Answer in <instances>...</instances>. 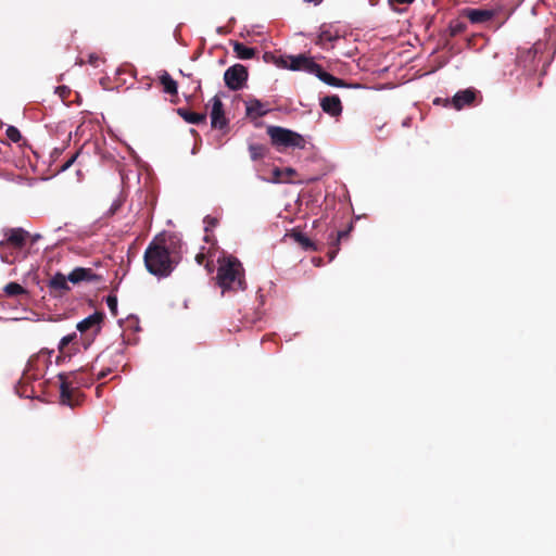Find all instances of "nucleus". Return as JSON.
Wrapping results in <instances>:
<instances>
[{
	"label": "nucleus",
	"mask_w": 556,
	"mask_h": 556,
	"mask_svg": "<svg viewBox=\"0 0 556 556\" xmlns=\"http://www.w3.org/2000/svg\"><path fill=\"white\" fill-rule=\"evenodd\" d=\"M180 240L173 233L154 237L143 255L147 270L159 278L168 277L180 261Z\"/></svg>",
	"instance_id": "obj_1"
},
{
	"label": "nucleus",
	"mask_w": 556,
	"mask_h": 556,
	"mask_svg": "<svg viewBox=\"0 0 556 556\" xmlns=\"http://www.w3.org/2000/svg\"><path fill=\"white\" fill-rule=\"evenodd\" d=\"M60 401L62 404L74 407L79 403L78 389L93 383L92 375L87 369L80 368L70 374H59Z\"/></svg>",
	"instance_id": "obj_2"
},
{
	"label": "nucleus",
	"mask_w": 556,
	"mask_h": 556,
	"mask_svg": "<svg viewBox=\"0 0 556 556\" xmlns=\"http://www.w3.org/2000/svg\"><path fill=\"white\" fill-rule=\"evenodd\" d=\"M216 280L223 292L244 290V269L240 261L235 256L225 257L219 263Z\"/></svg>",
	"instance_id": "obj_3"
},
{
	"label": "nucleus",
	"mask_w": 556,
	"mask_h": 556,
	"mask_svg": "<svg viewBox=\"0 0 556 556\" xmlns=\"http://www.w3.org/2000/svg\"><path fill=\"white\" fill-rule=\"evenodd\" d=\"M104 317L103 312H94L77 324L76 328L79 331V340L85 350L92 344L96 337L101 332Z\"/></svg>",
	"instance_id": "obj_4"
},
{
	"label": "nucleus",
	"mask_w": 556,
	"mask_h": 556,
	"mask_svg": "<svg viewBox=\"0 0 556 556\" xmlns=\"http://www.w3.org/2000/svg\"><path fill=\"white\" fill-rule=\"evenodd\" d=\"M267 134L274 146L292 147L303 149L305 147V139L298 132L280 126L267 127Z\"/></svg>",
	"instance_id": "obj_5"
},
{
	"label": "nucleus",
	"mask_w": 556,
	"mask_h": 556,
	"mask_svg": "<svg viewBox=\"0 0 556 556\" xmlns=\"http://www.w3.org/2000/svg\"><path fill=\"white\" fill-rule=\"evenodd\" d=\"M276 64L291 71H303L313 74L315 70H318V64L313 58L305 54L288 55L286 58L280 56L276 61Z\"/></svg>",
	"instance_id": "obj_6"
},
{
	"label": "nucleus",
	"mask_w": 556,
	"mask_h": 556,
	"mask_svg": "<svg viewBox=\"0 0 556 556\" xmlns=\"http://www.w3.org/2000/svg\"><path fill=\"white\" fill-rule=\"evenodd\" d=\"M4 240L0 241L1 260L4 263H11L4 249L11 245L14 249L21 250L26 243L28 232L23 228H10L4 231Z\"/></svg>",
	"instance_id": "obj_7"
},
{
	"label": "nucleus",
	"mask_w": 556,
	"mask_h": 556,
	"mask_svg": "<svg viewBox=\"0 0 556 556\" xmlns=\"http://www.w3.org/2000/svg\"><path fill=\"white\" fill-rule=\"evenodd\" d=\"M248 70L242 64H235L226 70L224 74L225 85L233 91L240 90L243 88L245 81L248 80Z\"/></svg>",
	"instance_id": "obj_8"
},
{
	"label": "nucleus",
	"mask_w": 556,
	"mask_h": 556,
	"mask_svg": "<svg viewBox=\"0 0 556 556\" xmlns=\"http://www.w3.org/2000/svg\"><path fill=\"white\" fill-rule=\"evenodd\" d=\"M211 126L215 129H225L228 126V119L225 116L224 104L218 96L211 99Z\"/></svg>",
	"instance_id": "obj_9"
},
{
	"label": "nucleus",
	"mask_w": 556,
	"mask_h": 556,
	"mask_svg": "<svg viewBox=\"0 0 556 556\" xmlns=\"http://www.w3.org/2000/svg\"><path fill=\"white\" fill-rule=\"evenodd\" d=\"M80 346H83V344L79 340V334L76 332L63 337L58 346L60 352V356L58 358L75 355L79 352Z\"/></svg>",
	"instance_id": "obj_10"
},
{
	"label": "nucleus",
	"mask_w": 556,
	"mask_h": 556,
	"mask_svg": "<svg viewBox=\"0 0 556 556\" xmlns=\"http://www.w3.org/2000/svg\"><path fill=\"white\" fill-rule=\"evenodd\" d=\"M70 282L78 285L80 282H99L101 276L93 273L91 268L76 267L67 276Z\"/></svg>",
	"instance_id": "obj_11"
},
{
	"label": "nucleus",
	"mask_w": 556,
	"mask_h": 556,
	"mask_svg": "<svg viewBox=\"0 0 556 556\" xmlns=\"http://www.w3.org/2000/svg\"><path fill=\"white\" fill-rule=\"evenodd\" d=\"M518 64L528 74L535 73L540 65L538 59V51L535 49H528L518 56Z\"/></svg>",
	"instance_id": "obj_12"
},
{
	"label": "nucleus",
	"mask_w": 556,
	"mask_h": 556,
	"mask_svg": "<svg viewBox=\"0 0 556 556\" xmlns=\"http://www.w3.org/2000/svg\"><path fill=\"white\" fill-rule=\"evenodd\" d=\"M476 97L477 90L468 88L456 92L451 102L454 109L462 110L465 106H471L475 103Z\"/></svg>",
	"instance_id": "obj_13"
},
{
	"label": "nucleus",
	"mask_w": 556,
	"mask_h": 556,
	"mask_svg": "<svg viewBox=\"0 0 556 556\" xmlns=\"http://www.w3.org/2000/svg\"><path fill=\"white\" fill-rule=\"evenodd\" d=\"M462 15L472 24H482L491 21L494 17V12L492 10L467 8L462 11Z\"/></svg>",
	"instance_id": "obj_14"
},
{
	"label": "nucleus",
	"mask_w": 556,
	"mask_h": 556,
	"mask_svg": "<svg viewBox=\"0 0 556 556\" xmlns=\"http://www.w3.org/2000/svg\"><path fill=\"white\" fill-rule=\"evenodd\" d=\"M323 111L332 117L340 116L342 113V103L337 94L327 96L320 100Z\"/></svg>",
	"instance_id": "obj_15"
},
{
	"label": "nucleus",
	"mask_w": 556,
	"mask_h": 556,
	"mask_svg": "<svg viewBox=\"0 0 556 556\" xmlns=\"http://www.w3.org/2000/svg\"><path fill=\"white\" fill-rule=\"evenodd\" d=\"M68 279L61 273H56L48 282L50 292L54 295H63L70 291Z\"/></svg>",
	"instance_id": "obj_16"
},
{
	"label": "nucleus",
	"mask_w": 556,
	"mask_h": 556,
	"mask_svg": "<svg viewBox=\"0 0 556 556\" xmlns=\"http://www.w3.org/2000/svg\"><path fill=\"white\" fill-rule=\"evenodd\" d=\"M178 114L189 124L201 125L206 123V114L192 112L185 108L178 109Z\"/></svg>",
	"instance_id": "obj_17"
},
{
	"label": "nucleus",
	"mask_w": 556,
	"mask_h": 556,
	"mask_svg": "<svg viewBox=\"0 0 556 556\" xmlns=\"http://www.w3.org/2000/svg\"><path fill=\"white\" fill-rule=\"evenodd\" d=\"M313 74L315 76H317L321 81H324L325 84H327L329 86H332V87H345L346 86L344 80L327 73L326 71H324V68L319 64H318V70H315V72Z\"/></svg>",
	"instance_id": "obj_18"
},
{
	"label": "nucleus",
	"mask_w": 556,
	"mask_h": 556,
	"mask_svg": "<svg viewBox=\"0 0 556 556\" xmlns=\"http://www.w3.org/2000/svg\"><path fill=\"white\" fill-rule=\"evenodd\" d=\"M287 236L289 238H291L294 242H296L299 245H301L306 251H316L317 250L315 243L301 231L292 230Z\"/></svg>",
	"instance_id": "obj_19"
},
{
	"label": "nucleus",
	"mask_w": 556,
	"mask_h": 556,
	"mask_svg": "<svg viewBox=\"0 0 556 556\" xmlns=\"http://www.w3.org/2000/svg\"><path fill=\"white\" fill-rule=\"evenodd\" d=\"M340 38V34L338 30H333L330 25H323L320 27V33L316 40V45H324L325 42H332Z\"/></svg>",
	"instance_id": "obj_20"
},
{
	"label": "nucleus",
	"mask_w": 556,
	"mask_h": 556,
	"mask_svg": "<svg viewBox=\"0 0 556 556\" xmlns=\"http://www.w3.org/2000/svg\"><path fill=\"white\" fill-rule=\"evenodd\" d=\"M233 52L241 60H250L255 56L256 50L254 48H249L239 41H235L232 43Z\"/></svg>",
	"instance_id": "obj_21"
},
{
	"label": "nucleus",
	"mask_w": 556,
	"mask_h": 556,
	"mask_svg": "<svg viewBox=\"0 0 556 556\" xmlns=\"http://www.w3.org/2000/svg\"><path fill=\"white\" fill-rule=\"evenodd\" d=\"M266 113L267 110L264 109V104L260 100L253 99L247 103V115L252 117H262L266 115Z\"/></svg>",
	"instance_id": "obj_22"
},
{
	"label": "nucleus",
	"mask_w": 556,
	"mask_h": 556,
	"mask_svg": "<svg viewBox=\"0 0 556 556\" xmlns=\"http://www.w3.org/2000/svg\"><path fill=\"white\" fill-rule=\"evenodd\" d=\"M160 83L162 84L164 91L168 94L175 96L178 92L177 83L170 77L167 72H163L160 76Z\"/></svg>",
	"instance_id": "obj_23"
},
{
	"label": "nucleus",
	"mask_w": 556,
	"mask_h": 556,
	"mask_svg": "<svg viewBox=\"0 0 556 556\" xmlns=\"http://www.w3.org/2000/svg\"><path fill=\"white\" fill-rule=\"evenodd\" d=\"M3 291L8 296H11V298L17 296L21 294H27L26 289L17 282H9L4 287Z\"/></svg>",
	"instance_id": "obj_24"
},
{
	"label": "nucleus",
	"mask_w": 556,
	"mask_h": 556,
	"mask_svg": "<svg viewBox=\"0 0 556 556\" xmlns=\"http://www.w3.org/2000/svg\"><path fill=\"white\" fill-rule=\"evenodd\" d=\"M467 29V24L459 20H453L448 24V31L451 37H456Z\"/></svg>",
	"instance_id": "obj_25"
},
{
	"label": "nucleus",
	"mask_w": 556,
	"mask_h": 556,
	"mask_svg": "<svg viewBox=\"0 0 556 556\" xmlns=\"http://www.w3.org/2000/svg\"><path fill=\"white\" fill-rule=\"evenodd\" d=\"M268 149L263 144L253 143L249 146L250 156L253 161L263 159Z\"/></svg>",
	"instance_id": "obj_26"
},
{
	"label": "nucleus",
	"mask_w": 556,
	"mask_h": 556,
	"mask_svg": "<svg viewBox=\"0 0 556 556\" xmlns=\"http://www.w3.org/2000/svg\"><path fill=\"white\" fill-rule=\"evenodd\" d=\"M349 231H350V229L341 230V231L337 232V238H336V243H334L336 249L328 252V255H329L330 260L334 258V256H336V254H337V252L339 250V242H340V240L345 238V237H348L349 236Z\"/></svg>",
	"instance_id": "obj_27"
},
{
	"label": "nucleus",
	"mask_w": 556,
	"mask_h": 556,
	"mask_svg": "<svg viewBox=\"0 0 556 556\" xmlns=\"http://www.w3.org/2000/svg\"><path fill=\"white\" fill-rule=\"evenodd\" d=\"M5 134H7V137L15 143L22 139V135H21L20 130L14 126H9L7 128Z\"/></svg>",
	"instance_id": "obj_28"
},
{
	"label": "nucleus",
	"mask_w": 556,
	"mask_h": 556,
	"mask_svg": "<svg viewBox=\"0 0 556 556\" xmlns=\"http://www.w3.org/2000/svg\"><path fill=\"white\" fill-rule=\"evenodd\" d=\"M106 305L113 316H117V298L114 294L106 296Z\"/></svg>",
	"instance_id": "obj_29"
},
{
	"label": "nucleus",
	"mask_w": 556,
	"mask_h": 556,
	"mask_svg": "<svg viewBox=\"0 0 556 556\" xmlns=\"http://www.w3.org/2000/svg\"><path fill=\"white\" fill-rule=\"evenodd\" d=\"M273 175H274V178H273L274 182H288V179L285 178V174H283L282 169L275 168L273 170Z\"/></svg>",
	"instance_id": "obj_30"
},
{
	"label": "nucleus",
	"mask_w": 556,
	"mask_h": 556,
	"mask_svg": "<svg viewBox=\"0 0 556 556\" xmlns=\"http://www.w3.org/2000/svg\"><path fill=\"white\" fill-rule=\"evenodd\" d=\"M414 1L415 0H388V4L393 11H396L397 4H410Z\"/></svg>",
	"instance_id": "obj_31"
},
{
	"label": "nucleus",
	"mask_w": 556,
	"mask_h": 556,
	"mask_svg": "<svg viewBox=\"0 0 556 556\" xmlns=\"http://www.w3.org/2000/svg\"><path fill=\"white\" fill-rule=\"evenodd\" d=\"M77 156H78V152H77V153H75V154H74V155H73L68 161H66V162L62 165L61 170H66V169H68V168L73 165V163L75 162V160H76V157H77Z\"/></svg>",
	"instance_id": "obj_32"
},
{
	"label": "nucleus",
	"mask_w": 556,
	"mask_h": 556,
	"mask_svg": "<svg viewBox=\"0 0 556 556\" xmlns=\"http://www.w3.org/2000/svg\"><path fill=\"white\" fill-rule=\"evenodd\" d=\"M283 174H285V178L288 179V181L290 180V178L295 175V169L291 168V167H287L285 169H282Z\"/></svg>",
	"instance_id": "obj_33"
},
{
	"label": "nucleus",
	"mask_w": 556,
	"mask_h": 556,
	"mask_svg": "<svg viewBox=\"0 0 556 556\" xmlns=\"http://www.w3.org/2000/svg\"><path fill=\"white\" fill-rule=\"evenodd\" d=\"M100 60L99 56L94 55V54H90L89 55V63L93 66H97L98 65V61Z\"/></svg>",
	"instance_id": "obj_34"
},
{
	"label": "nucleus",
	"mask_w": 556,
	"mask_h": 556,
	"mask_svg": "<svg viewBox=\"0 0 556 556\" xmlns=\"http://www.w3.org/2000/svg\"><path fill=\"white\" fill-rule=\"evenodd\" d=\"M195 260H197L198 264L202 265L204 263V261L206 260V256L203 253H199L195 256Z\"/></svg>",
	"instance_id": "obj_35"
},
{
	"label": "nucleus",
	"mask_w": 556,
	"mask_h": 556,
	"mask_svg": "<svg viewBox=\"0 0 556 556\" xmlns=\"http://www.w3.org/2000/svg\"><path fill=\"white\" fill-rule=\"evenodd\" d=\"M110 371H111V369H106V370H102V371H100V372L98 374V376H97V379H98V380H101V379L105 378V377L109 375V372H110Z\"/></svg>",
	"instance_id": "obj_36"
},
{
	"label": "nucleus",
	"mask_w": 556,
	"mask_h": 556,
	"mask_svg": "<svg viewBox=\"0 0 556 556\" xmlns=\"http://www.w3.org/2000/svg\"><path fill=\"white\" fill-rule=\"evenodd\" d=\"M121 206L119 202H114L113 205L110 208L111 214H114Z\"/></svg>",
	"instance_id": "obj_37"
},
{
	"label": "nucleus",
	"mask_w": 556,
	"mask_h": 556,
	"mask_svg": "<svg viewBox=\"0 0 556 556\" xmlns=\"http://www.w3.org/2000/svg\"><path fill=\"white\" fill-rule=\"evenodd\" d=\"M306 2H313L315 4H319L323 2V0H305Z\"/></svg>",
	"instance_id": "obj_38"
},
{
	"label": "nucleus",
	"mask_w": 556,
	"mask_h": 556,
	"mask_svg": "<svg viewBox=\"0 0 556 556\" xmlns=\"http://www.w3.org/2000/svg\"><path fill=\"white\" fill-rule=\"evenodd\" d=\"M205 220H210V224L212 225H215V219L214 218H210L208 216L205 218Z\"/></svg>",
	"instance_id": "obj_39"
}]
</instances>
